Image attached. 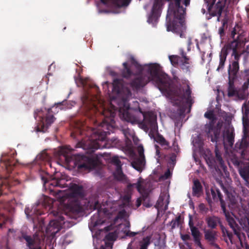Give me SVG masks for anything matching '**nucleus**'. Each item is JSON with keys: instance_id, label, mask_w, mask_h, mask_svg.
Returning <instances> with one entry per match:
<instances>
[{"instance_id": "42", "label": "nucleus", "mask_w": 249, "mask_h": 249, "mask_svg": "<svg viewBox=\"0 0 249 249\" xmlns=\"http://www.w3.org/2000/svg\"><path fill=\"white\" fill-rule=\"evenodd\" d=\"M242 112L244 116H248L249 114V106L246 103H244L242 107Z\"/></svg>"}, {"instance_id": "1", "label": "nucleus", "mask_w": 249, "mask_h": 249, "mask_svg": "<svg viewBox=\"0 0 249 249\" xmlns=\"http://www.w3.org/2000/svg\"><path fill=\"white\" fill-rule=\"evenodd\" d=\"M113 92L122 99L124 107H116L110 104V109H104L103 115L104 118L100 123L99 128L93 132L91 138V148L98 149L105 147L102 142H105L107 136L109 135L115 126L114 118L118 111L120 118L128 122L134 123L136 119L128 111L129 105L127 102L131 96L130 89L124 84L123 79H115L112 83Z\"/></svg>"}, {"instance_id": "31", "label": "nucleus", "mask_w": 249, "mask_h": 249, "mask_svg": "<svg viewBox=\"0 0 249 249\" xmlns=\"http://www.w3.org/2000/svg\"><path fill=\"white\" fill-rule=\"evenodd\" d=\"M155 140L162 146H164L165 148L169 147V142L161 135L158 133L155 137Z\"/></svg>"}, {"instance_id": "36", "label": "nucleus", "mask_w": 249, "mask_h": 249, "mask_svg": "<svg viewBox=\"0 0 249 249\" xmlns=\"http://www.w3.org/2000/svg\"><path fill=\"white\" fill-rule=\"evenodd\" d=\"M130 1L131 0H113L114 4L118 7L127 6Z\"/></svg>"}, {"instance_id": "13", "label": "nucleus", "mask_w": 249, "mask_h": 249, "mask_svg": "<svg viewBox=\"0 0 249 249\" xmlns=\"http://www.w3.org/2000/svg\"><path fill=\"white\" fill-rule=\"evenodd\" d=\"M161 0H155L152 7L151 13L148 17L147 21L154 25L158 22L160 16L161 8L162 7Z\"/></svg>"}, {"instance_id": "46", "label": "nucleus", "mask_w": 249, "mask_h": 249, "mask_svg": "<svg viewBox=\"0 0 249 249\" xmlns=\"http://www.w3.org/2000/svg\"><path fill=\"white\" fill-rule=\"evenodd\" d=\"M7 221V217L3 214H0V228H2L3 227Z\"/></svg>"}, {"instance_id": "44", "label": "nucleus", "mask_w": 249, "mask_h": 249, "mask_svg": "<svg viewBox=\"0 0 249 249\" xmlns=\"http://www.w3.org/2000/svg\"><path fill=\"white\" fill-rule=\"evenodd\" d=\"M116 234L115 232H109L106 235L105 238L109 241H113L116 240Z\"/></svg>"}, {"instance_id": "25", "label": "nucleus", "mask_w": 249, "mask_h": 249, "mask_svg": "<svg viewBox=\"0 0 249 249\" xmlns=\"http://www.w3.org/2000/svg\"><path fill=\"white\" fill-rule=\"evenodd\" d=\"M22 238L26 241L27 246L29 248V249H41L39 246H35L36 241L35 239L31 236L28 235L25 233H22Z\"/></svg>"}, {"instance_id": "34", "label": "nucleus", "mask_w": 249, "mask_h": 249, "mask_svg": "<svg viewBox=\"0 0 249 249\" xmlns=\"http://www.w3.org/2000/svg\"><path fill=\"white\" fill-rule=\"evenodd\" d=\"M182 224L181 216L180 215H178L175 219H173L170 222L171 229H174L176 227H179Z\"/></svg>"}, {"instance_id": "7", "label": "nucleus", "mask_w": 249, "mask_h": 249, "mask_svg": "<svg viewBox=\"0 0 249 249\" xmlns=\"http://www.w3.org/2000/svg\"><path fill=\"white\" fill-rule=\"evenodd\" d=\"M63 102H58L55 103L52 107L46 108L44 109H36L34 112V117L36 119L37 117H38L40 122L37 126V131L46 132L47 131L48 128L54 122L56 118L54 117L55 114L53 111V109L56 106L55 108L58 107L63 105Z\"/></svg>"}, {"instance_id": "53", "label": "nucleus", "mask_w": 249, "mask_h": 249, "mask_svg": "<svg viewBox=\"0 0 249 249\" xmlns=\"http://www.w3.org/2000/svg\"><path fill=\"white\" fill-rule=\"evenodd\" d=\"M194 242H195V244L197 246H198L199 248H200L201 249H202V246L201 242H200V237L194 238Z\"/></svg>"}, {"instance_id": "49", "label": "nucleus", "mask_w": 249, "mask_h": 249, "mask_svg": "<svg viewBox=\"0 0 249 249\" xmlns=\"http://www.w3.org/2000/svg\"><path fill=\"white\" fill-rule=\"evenodd\" d=\"M227 22L223 21L222 22V26L219 28L218 32L221 37L225 35L224 27Z\"/></svg>"}, {"instance_id": "28", "label": "nucleus", "mask_w": 249, "mask_h": 249, "mask_svg": "<svg viewBox=\"0 0 249 249\" xmlns=\"http://www.w3.org/2000/svg\"><path fill=\"white\" fill-rule=\"evenodd\" d=\"M191 62L189 60H181L179 65L180 68L185 73H190Z\"/></svg>"}, {"instance_id": "30", "label": "nucleus", "mask_w": 249, "mask_h": 249, "mask_svg": "<svg viewBox=\"0 0 249 249\" xmlns=\"http://www.w3.org/2000/svg\"><path fill=\"white\" fill-rule=\"evenodd\" d=\"M228 222L230 227L232 229L235 235H239L240 232L239 231V226L236 223L234 219L232 217L228 219Z\"/></svg>"}, {"instance_id": "52", "label": "nucleus", "mask_w": 249, "mask_h": 249, "mask_svg": "<svg viewBox=\"0 0 249 249\" xmlns=\"http://www.w3.org/2000/svg\"><path fill=\"white\" fill-rule=\"evenodd\" d=\"M180 54L181 55V60H189L190 58L186 55V53L182 50H180Z\"/></svg>"}, {"instance_id": "6", "label": "nucleus", "mask_w": 249, "mask_h": 249, "mask_svg": "<svg viewBox=\"0 0 249 249\" xmlns=\"http://www.w3.org/2000/svg\"><path fill=\"white\" fill-rule=\"evenodd\" d=\"M181 85L173 92L175 104L178 107H185L189 105L190 107L194 103L191 96V85L188 80L184 79L181 80Z\"/></svg>"}, {"instance_id": "29", "label": "nucleus", "mask_w": 249, "mask_h": 249, "mask_svg": "<svg viewBox=\"0 0 249 249\" xmlns=\"http://www.w3.org/2000/svg\"><path fill=\"white\" fill-rule=\"evenodd\" d=\"M123 69L122 71V74L124 78H129L132 74L133 72L132 71L130 67L128 66L127 62H124L123 64Z\"/></svg>"}, {"instance_id": "50", "label": "nucleus", "mask_w": 249, "mask_h": 249, "mask_svg": "<svg viewBox=\"0 0 249 249\" xmlns=\"http://www.w3.org/2000/svg\"><path fill=\"white\" fill-rule=\"evenodd\" d=\"M124 233L125 235L127 236L134 237L135 235H136L137 234H139V232H133V231H131L129 230H128V231L125 230L124 231Z\"/></svg>"}, {"instance_id": "60", "label": "nucleus", "mask_w": 249, "mask_h": 249, "mask_svg": "<svg viewBox=\"0 0 249 249\" xmlns=\"http://www.w3.org/2000/svg\"><path fill=\"white\" fill-rule=\"evenodd\" d=\"M41 156L42 157V159L43 160L47 159L48 157L47 154H46V153L42 154Z\"/></svg>"}, {"instance_id": "40", "label": "nucleus", "mask_w": 249, "mask_h": 249, "mask_svg": "<svg viewBox=\"0 0 249 249\" xmlns=\"http://www.w3.org/2000/svg\"><path fill=\"white\" fill-rule=\"evenodd\" d=\"M62 181V179H53L50 183V185L53 186L60 187V188H64L66 187V186L64 185V184L61 183Z\"/></svg>"}, {"instance_id": "2", "label": "nucleus", "mask_w": 249, "mask_h": 249, "mask_svg": "<svg viewBox=\"0 0 249 249\" xmlns=\"http://www.w3.org/2000/svg\"><path fill=\"white\" fill-rule=\"evenodd\" d=\"M246 32L242 27L236 24L232 29L228 42L222 48L219 55V63L216 69L219 71L223 69L226 61L227 57L230 51H232L231 56L233 60L231 62L239 63L241 54L238 49L241 45H245L249 41L246 37Z\"/></svg>"}, {"instance_id": "18", "label": "nucleus", "mask_w": 249, "mask_h": 249, "mask_svg": "<svg viewBox=\"0 0 249 249\" xmlns=\"http://www.w3.org/2000/svg\"><path fill=\"white\" fill-rule=\"evenodd\" d=\"M239 71V63L231 62L228 66L229 79L237 80Z\"/></svg>"}, {"instance_id": "43", "label": "nucleus", "mask_w": 249, "mask_h": 249, "mask_svg": "<svg viewBox=\"0 0 249 249\" xmlns=\"http://www.w3.org/2000/svg\"><path fill=\"white\" fill-rule=\"evenodd\" d=\"M137 151L139 154V157L140 158L145 159L144 155V148L142 144L139 145L137 147Z\"/></svg>"}, {"instance_id": "47", "label": "nucleus", "mask_w": 249, "mask_h": 249, "mask_svg": "<svg viewBox=\"0 0 249 249\" xmlns=\"http://www.w3.org/2000/svg\"><path fill=\"white\" fill-rule=\"evenodd\" d=\"M123 133L126 139H129V138L133 137V134L130 132V130L128 128L123 129Z\"/></svg>"}, {"instance_id": "56", "label": "nucleus", "mask_w": 249, "mask_h": 249, "mask_svg": "<svg viewBox=\"0 0 249 249\" xmlns=\"http://www.w3.org/2000/svg\"><path fill=\"white\" fill-rule=\"evenodd\" d=\"M171 176V173L169 171V170H168L167 171H166L164 175L162 176V178H163L164 179H168L170 176Z\"/></svg>"}, {"instance_id": "27", "label": "nucleus", "mask_w": 249, "mask_h": 249, "mask_svg": "<svg viewBox=\"0 0 249 249\" xmlns=\"http://www.w3.org/2000/svg\"><path fill=\"white\" fill-rule=\"evenodd\" d=\"M114 178L123 183H127L128 179L125 175L123 173L122 168L116 169L115 173H114Z\"/></svg>"}, {"instance_id": "57", "label": "nucleus", "mask_w": 249, "mask_h": 249, "mask_svg": "<svg viewBox=\"0 0 249 249\" xmlns=\"http://www.w3.org/2000/svg\"><path fill=\"white\" fill-rule=\"evenodd\" d=\"M80 85L79 86L84 87L86 85V81L82 78H80L78 80Z\"/></svg>"}, {"instance_id": "23", "label": "nucleus", "mask_w": 249, "mask_h": 249, "mask_svg": "<svg viewBox=\"0 0 249 249\" xmlns=\"http://www.w3.org/2000/svg\"><path fill=\"white\" fill-rule=\"evenodd\" d=\"M192 194L194 196L199 197L203 193V187L198 179L193 181V185L192 187Z\"/></svg>"}, {"instance_id": "48", "label": "nucleus", "mask_w": 249, "mask_h": 249, "mask_svg": "<svg viewBox=\"0 0 249 249\" xmlns=\"http://www.w3.org/2000/svg\"><path fill=\"white\" fill-rule=\"evenodd\" d=\"M125 213H126V212L124 210H123L122 211H119L118 212L117 216L114 218V220L116 221L118 219L123 218L125 216Z\"/></svg>"}, {"instance_id": "58", "label": "nucleus", "mask_w": 249, "mask_h": 249, "mask_svg": "<svg viewBox=\"0 0 249 249\" xmlns=\"http://www.w3.org/2000/svg\"><path fill=\"white\" fill-rule=\"evenodd\" d=\"M125 229H128L130 227V223L129 221H126L124 224H123Z\"/></svg>"}, {"instance_id": "8", "label": "nucleus", "mask_w": 249, "mask_h": 249, "mask_svg": "<svg viewBox=\"0 0 249 249\" xmlns=\"http://www.w3.org/2000/svg\"><path fill=\"white\" fill-rule=\"evenodd\" d=\"M140 112L143 117V120L141 123L142 128L145 131L150 129L149 135L151 138L155 139L154 134L158 131L156 114L152 111L142 112L140 110Z\"/></svg>"}, {"instance_id": "45", "label": "nucleus", "mask_w": 249, "mask_h": 249, "mask_svg": "<svg viewBox=\"0 0 249 249\" xmlns=\"http://www.w3.org/2000/svg\"><path fill=\"white\" fill-rule=\"evenodd\" d=\"M112 162L116 165V169H121L122 168L121 166V161L119 159L118 157H114L112 159Z\"/></svg>"}, {"instance_id": "3", "label": "nucleus", "mask_w": 249, "mask_h": 249, "mask_svg": "<svg viewBox=\"0 0 249 249\" xmlns=\"http://www.w3.org/2000/svg\"><path fill=\"white\" fill-rule=\"evenodd\" d=\"M145 69L149 74L148 77L138 76L130 82V86L133 89H140L143 87L148 82L152 83L161 91H170V81L168 75L160 71L159 64H150L145 66Z\"/></svg>"}, {"instance_id": "12", "label": "nucleus", "mask_w": 249, "mask_h": 249, "mask_svg": "<svg viewBox=\"0 0 249 249\" xmlns=\"http://www.w3.org/2000/svg\"><path fill=\"white\" fill-rule=\"evenodd\" d=\"M226 0H219L214 7V9L212 10L213 5L215 3L216 0H204L206 8L211 16L213 17L218 16V18L221 16L222 13Z\"/></svg>"}, {"instance_id": "14", "label": "nucleus", "mask_w": 249, "mask_h": 249, "mask_svg": "<svg viewBox=\"0 0 249 249\" xmlns=\"http://www.w3.org/2000/svg\"><path fill=\"white\" fill-rule=\"evenodd\" d=\"M204 239L211 246L219 249V246L216 243L218 239V232L215 230L205 229L203 231Z\"/></svg>"}, {"instance_id": "32", "label": "nucleus", "mask_w": 249, "mask_h": 249, "mask_svg": "<svg viewBox=\"0 0 249 249\" xmlns=\"http://www.w3.org/2000/svg\"><path fill=\"white\" fill-rule=\"evenodd\" d=\"M189 226L191 231L192 235L194 238L200 237V232L198 228L194 226V224L192 221L191 218H190L189 221Z\"/></svg>"}, {"instance_id": "10", "label": "nucleus", "mask_w": 249, "mask_h": 249, "mask_svg": "<svg viewBox=\"0 0 249 249\" xmlns=\"http://www.w3.org/2000/svg\"><path fill=\"white\" fill-rule=\"evenodd\" d=\"M74 163L79 170H87L94 168L96 160L92 158L83 154L75 155Z\"/></svg>"}, {"instance_id": "59", "label": "nucleus", "mask_w": 249, "mask_h": 249, "mask_svg": "<svg viewBox=\"0 0 249 249\" xmlns=\"http://www.w3.org/2000/svg\"><path fill=\"white\" fill-rule=\"evenodd\" d=\"M227 236L228 237L229 239L230 240H231H231H232V237H233L232 233L231 232H229L227 234Z\"/></svg>"}, {"instance_id": "39", "label": "nucleus", "mask_w": 249, "mask_h": 249, "mask_svg": "<svg viewBox=\"0 0 249 249\" xmlns=\"http://www.w3.org/2000/svg\"><path fill=\"white\" fill-rule=\"evenodd\" d=\"M234 134L229 130L226 132V139L230 145H232L234 142Z\"/></svg>"}, {"instance_id": "26", "label": "nucleus", "mask_w": 249, "mask_h": 249, "mask_svg": "<svg viewBox=\"0 0 249 249\" xmlns=\"http://www.w3.org/2000/svg\"><path fill=\"white\" fill-rule=\"evenodd\" d=\"M216 193H217V198L219 199L221 203V206L223 211L225 212L226 210V208L225 206V202L224 200L223 199V196L221 193L220 190L216 188H213L211 189V194L214 199H216Z\"/></svg>"}, {"instance_id": "17", "label": "nucleus", "mask_w": 249, "mask_h": 249, "mask_svg": "<svg viewBox=\"0 0 249 249\" xmlns=\"http://www.w3.org/2000/svg\"><path fill=\"white\" fill-rule=\"evenodd\" d=\"M67 210L68 213L70 216H72L71 215L78 214L82 212L83 208L78 201H74L67 205Z\"/></svg>"}, {"instance_id": "4", "label": "nucleus", "mask_w": 249, "mask_h": 249, "mask_svg": "<svg viewBox=\"0 0 249 249\" xmlns=\"http://www.w3.org/2000/svg\"><path fill=\"white\" fill-rule=\"evenodd\" d=\"M170 2L166 16L167 30L178 34L182 37L186 30L184 22L186 8L181 6V0Z\"/></svg>"}, {"instance_id": "38", "label": "nucleus", "mask_w": 249, "mask_h": 249, "mask_svg": "<svg viewBox=\"0 0 249 249\" xmlns=\"http://www.w3.org/2000/svg\"><path fill=\"white\" fill-rule=\"evenodd\" d=\"M177 155L175 153H172L167 156L168 160V163L170 166H174L176 163Z\"/></svg>"}, {"instance_id": "51", "label": "nucleus", "mask_w": 249, "mask_h": 249, "mask_svg": "<svg viewBox=\"0 0 249 249\" xmlns=\"http://www.w3.org/2000/svg\"><path fill=\"white\" fill-rule=\"evenodd\" d=\"M220 228L222 231V236L225 237L228 233L230 231L223 226V224L221 225Z\"/></svg>"}, {"instance_id": "62", "label": "nucleus", "mask_w": 249, "mask_h": 249, "mask_svg": "<svg viewBox=\"0 0 249 249\" xmlns=\"http://www.w3.org/2000/svg\"><path fill=\"white\" fill-rule=\"evenodd\" d=\"M109 0H100L101 2L105 5H107Z\"/></svg>"}, {"instance_id": "55", "label": "nucleus", "mask_w": 249, "mask_h": 249, "mask_svg": "<svg viewBox=\"0 0 249 249\" xmlns=\"http://www.w3.org/2000/svg\"><path fill=\"white\" fill-rule=\"evenodd\" d=\"M227 196H228V197L230 199V202H231V204H236V199L235 196H231V197H230V196L229 194H227Z\"/></svg>"}, {"instance_id": "33", "label": "nucleus", "mask_w": 249, "mask_h": 249, "mask_svg": "<svg viewBox=\"0 0 249 249\" xmlns=\"http://www.w3.org/2000/svg\"><path fill=\"white\" fill-rule=\"evenodd\" d=\"M151 236L143 237L142 240L139 242L140 249H147L148 247L151 244Z\"/></svg>"}, {"instance_id": "5", "label": "nucleus", "mask_w": 249, "mask_h": 249, "mask_svg": "<svg viewBox=\"0 0 249 249\" xmlns=\"http://www.w3.org/2000/svg\"><path fill=\"white\" fill-rule=\"evenodd\" d=\"M204 116L207 119L212 120L209 124L206 125V127L208 131L207 132L208 137L211 138V141L213 142H217L219 141L220 130L215 128L214 126L213 121L214 119V116L212 111H207L204 114ZM208 154L205 155V159L207 163L209 166H214L218 165L223 170L226 168L225 165L224 161L221 157V154L218 149L217 145H215V157L214 158L210 150L207 151Z\"/></svg>"}, {"instance_id": "37", "label": "nucleus", "mask_w": 249, "mask_h": 249, "mask_svg": "<svg viewBox=\"0 0 249 249\" xmlns=\"http://www.w3.org/2000/svg\"><path fill=\"white\" fill-rule=\"evenodd\" d=\"M132 187H135L137 188L138 191L140 193H142V192L144 191V189L142 185V182L140 180H139L136 183H129L127 185V188L128 189Z\"/></svg>"}, {"instance_id": "64", "label": "nucleus", "mask_w": 249, "mask_h": 249, "mask_svg": "<svg viewBox=\"0 0 249 249\" xmlns=\"http://www.w3.org/2000/svg\"><path fill=\"white\" fill-rule=\"evenodd\" d=\"M133 241H131L128 245L127 249H132V244Z\"/></svg>"}, {"instance_id": "35", "label": "nucleus", "mask_w": 249, "mask_h": 249, "mask_svg": "<svg viewBox=\"0 0 249 249\" xmlns=\"http://www.w3.org/2000/svg\"><path fill=\"white\" fill-rule=\"evenodd\" d=\"M169 60L172 65L174 67H177L180 64L181 57L177 55H172L169 56Z\"/></svg>"}, {"instance_id": "16", "label": "nucleus", "mask_w": 249, "mask_h": 249, "mask_svg": "<svg viewBox=\"0 0 249 249\" xmlns=\"http://www.w3.org/2000/svg\"><path fill=\"white\" fill-rule=\"evenodd\" d=\"M94 210H97L96 213H95L91 218V225L94 227L102 225L104 221L101 217V206L98 201L95 202L93 206Z\"/></svg>"}, {"instance_id": "20", "label": "nucleus", "mask_w": 249, "mask_h": 249, "mask_svg": "<svg viewBox=\"0 0 249 249\" xmlns=\"http://www.w3.org/2000/svg\"><path fill=\"white\" fill-rule=\"evenodd\" d=\"M71 150L70 146H66L61 147L58 151L59 155L61 158H64V160L67 163H70L72 160L70 154Z\"/></svg>"}, {"instance_id": "41", "label": "nucleus", "mask_w": 249, "mask_h": 249, "mask_svg": "<svg viewBox=\"0 0 249 249\" xmlns=\"http://www.w3.org/2000/svg\"><path fill=\"white\" fill-rule=\"evenodd\" d=\"M199 212L202 214H206L208 212V208L204 203H200L198 205Z\"/></svg>"}, {"instance_id": "24", "label": "nucleus", "mask_w": 249, "mask_h": 249, "mask_svg": "<svg viewBox=\"0 0 249 249\" xmlns=\"http://www.w3.org/2000/svg\"><path fill=\"white\" fill-rule=\"evenodd\" d=\"M145 164V159L136 158L131 162L132 166L138 171H142Z\"/></svg>"}, {"instance_id": "19", "label": "nucleus", "mask_w": 249, "mask_h": 249, "mask_svg": "<svg viewBox=\"0 0 249 249\" xmlns=\"http://www.w3.org/2000/svg\"><path fill=\"white\" fill-rule=\"evenodd\" d=\"M16 161L12 158H3L0 161V166L4 168L8 173H10L16 166Z\"/></svg>"}, {"instance_id": "54", "label": "nucleus", "mask_w": 249, "mask_h": 249, "mask_svg": "<svg viewBox=\"0 0 249 249\" xmlns=\"http://www.w3.org/2000/svg\"><path fill=\"white\" fill-rule=\"evenodd\" d=\"M181 238L183 241H186L190 240L191 238V237H190V235H189L188 234H181Z\"/></svg>"}, {"instance_id": "11", "label": "nucleus", "mask_w": 249, "mask_h": 249, "mask_svg": "<svg viewBox=\"0 0 249 249\" xmlns=\"http://www.w3.org/2000/svg\"><path fill=\"white\" fill-rule=\"evenodd\" d=\"M51 213L55 217V219L50 221L47 227V231L53 234L59 231L62 225L65 223V218L58 211H53Z\"/></svg>"}, {"instance_id": "9", "label": "nucleus", "mask_w": 249, "mask_h": 249, "mask_svg": "<svg viewBox=\"0 0 249 249\" xmlns=\"http://www.w3.org/2000/svg\"><path fill=\"white\" fill-rule=\"evenodd\" d=\"M231 162L237 169L245 185L249 187V162H244L235 156H232Z\"/></svg>"}, {"instance_id": "63", "label": "nucleus", "mask_w": 249, "mask_h": 249, "mask_svg": "<svg viewBox=\"0 0 249 249\" xmlns=\"http://www.w3.org/2000/svg\"><path fill=\"white\" fill-rule=\"evenodd\" d=\"M155 148L156 149L157 155H159L160 153L159 147L157 145H155Z\"/></svg>"}, {"instance_id": "21", "label": "nucleus", "mask_w": 249, "mask_h": 249, "mask_svg": "<svg viewBox=\"0 0 249 249\" xmlns=\"http://www.w3.org/2000/svg\"><path fill=\"white\" fill-rule=\"evenodd\" d=\"M235 80H236L229 79L228 96L230 97L237 95L238 98L244 99L245 98L244 95L238 93L235 89L234 85Z\"/></svg>"}, {"instance_id": "61", "label": "nucleus", "mask_w": 249, "mask_h": 249, "mask_svg": "<svg viewBox=\"0 0 249 249\" xmlns=\"http://www.w3.org/2000/svg\"><path fill=\"white\" fill-rule=\"evenodd\" d=\"M190 0H184V4L187 6L190 4Z\"/></svg>"}, {"instance_id": "15", "label": "nucleus", "mask_w": 249, "mask_h": 249, "mask_svg": "<svg viewBox=\"0 0 249 249\" xmlns=\"http://www.w3.org/2000/svg\"><path fill=\"white\" fill-rule=\"evenodd\" d=\"M205 221L208 229L215 230L223 224L221 218L214 215H207Z\"/></svg>"}, {"instance_id": "22", "label": "nucleus", "mask_w": 249, "mask_h": 249, "mask_svg": "<svg viewBox=\"0 0 249 249\" xmlns=\"http://www.w3.org/2000/svg\"><path fill=\"white\" fill-rule=\"evenodd\" d=\"M71 195L73 197L83 198L84 196L83 187L82 186L73 184L71 187Z\"/></svg>"}]
</instances>
